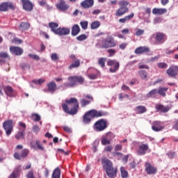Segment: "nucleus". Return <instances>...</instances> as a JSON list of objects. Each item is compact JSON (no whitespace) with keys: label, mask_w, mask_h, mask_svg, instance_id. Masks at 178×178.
Listing matches in <instances>:
<instances>
[{"label":"nucleus","mask_w":178,"mask_h":178,"mask_svg":"<svg viewBox=\"0 0 178 178\" xmlns=\"http://www.w3.org/2000/svg\"><path fill=\"white\" fill-rule=\"evenodd\" d=\"M168 158L170 159H173L175 158V156L176 155V153L175 152H170L167 154Z\"/></svg>","instance_id":"58"},{"label":"nucleus","mask_w":178,"mask_h":178,"mask_svg":"<svg viewBox=\"0 0 178 178\" xmlns=\"http://www.w3.org/2000/svg\"><path fill=\"white\" fill-rule=\"evenodd\" d=\"M149 52V48L147 47H139L135 49V54L136 55H141V54H145Z\"/></svg>","instance_id":"22"},{"label":"nucleus","mask_w":178,"mask_h":178,"mask_svg":"<svg viewBox=\"0 0 178 178\" xmlns=\"http://www.w3.org/2000/svg\"><path fill=\"white\" fill-rule=\"evenodd\" d=\"M94 6V0H85L81 3V6L84 9H88V8H92Z\"/></svg>","instance_id":"21"},{"label":"nucleus","mask_w":178,"mask_h":178,"mask_svg":"<svg viewBox=\"0 0 178 178\" xmlns=\"http://www.w3.org/2000/svg\"><path fill=\"white\" fill-rule=\"evenodd\" d=\"M67 80H71V81L74 83V86H77V83L79 84H83L84 83V78L81 76H70L67 78Z\"/></svg>","instance_id":"16"},{"label":"nucleus","mask_w":178,"mask_h":178,"mask_svg":"<svg viewBox=\"0 0 178 178\" xmlns=\"http://www.w3.org/2000/svg\"><path fill=\"white\" fill-rule=\"evenodd\" d=\"M159 69H166L168 67V63H157Z\"/></svg>","instance_id":"47"},{"label":"nucleus","mask_w":178,"mask_h":178,"mask_svg":"<svg viewBox=\"0 0 178 178\" xmlns=\"http://www.w3.org/2000/svg\"><path fill=\"white\" fill-rule=\"evenodd\" d=\"M19 172H20V168H16L8 178H17V173H19Z\"/></svg>","instance_id":"41"},{"label":"nucleus","mask_w":178,"mask_h":178,"mask_svg":"<svg viewBox=\"0 0 178 178\" xmlns=\"http://www.w3.org/2000/svg\"><path fill=\"white\" fill-rule=\"evenodd\" d=\"M51 58L52 60H59V57L56 53L51 54Z\"/></svg>","instance_id":"56"},{"label":"nucleus","mask_w":178,"mask_h":178,"mask_svg":"<svg viewBox=\"0 0 178 178\" xmlns=\"http://www.w3.org/2000/svg\"><path fill=\"white\" fill-rule=\"evenodd\" d=\"M19 29L22 31L29 30L30 29V24L28 22H21Z\"/></svg>","instance_id":"35"},{"label":"nucleus","mask_w":178,"mask_h":178,"mask_svg":"<svg viewBox=\"0 0 178 178\" xmlns=\"http://www.w3.org/2000/svg\"><path fill=\"white\" fill-rule=\"evenodd\" d=\"M10 52L13 54V55H15V56H20V55H23V49H22L21 47H16V46H11L10 47Z\"/></svg>","instance_id":"15"},{"label":"nucleus","mask_w":178,"mask_h":178,"mask_svg":"<svg viewBox=\"0 0 178 178\" xmlns=\"http://www.w3.org/2000/svg\"><path fill=\"white\" fill-rule=\"evenodd\" d=\"M33 131L34 133H38L40 131V127H38V125H34L33 127Z\"/></svg>","instance_id":"60"},{"label":"nucleus","mask_w":178,"mask_h":178,"mask_svg":"<svg viewBox=\"0 0 178 178\" xmlns=\"http://www.w3.org/2000/svg\"><path fill=\"white\" fill-rule=\"evenodd\" d=\"M135 112L137 115H143V113L147 112V107L145 106H138L135 108Z\"/></svg>","instance_id":"27"},{"label":"nucleus","mask_w":178,"mask_h":178,"mask_svg":"<svg viewBox=\"0 0 178 178\" xmlns=\"http://www.w3.org/2000/svg\"><path fill=\"white\" fill-rule=\"evenodd\" d=\"M9 9L15 10V8L13 3L8 1H4L0 3V12H8Z\"/></svg>","instance_id":"10"},{"label":"nucleus","mask_w":178,"mask_h":178,"mask_svg":"<svg viewBox=\"0 0 178 178\" xmlns=\"http://www.w3.org/2000/svg\"><path fill=\"white\" fill-rule=\"evenodd\" d=\"M101 143L102 145H106L107 144H111V140L104 137L102 138Z\"/></svg>","instance_id":"50"},{"label":"nucleus","mask_w":178,"mask_h":178,"mask_svg":"<svg viewBox=\"0 0 178 178\" xmlns=\"http://www.w3.org/2000/svg\"><path fill=\"white\" fill-rule=\"evenodd\" d=\"M56 8L57 9L65 12V10H67V9H69V6L66 5V2H65V1L61 0L59 3L56 5Z\"/></svg>","instance_id":"24"},{"label":"nucleus","mask_w":178,"mask_h":178,"mask_svg":"<svg viewBox=\"0 0 178 178\" xmlns=\"http://www.w3.org/2000/svg\"><path fill=\"white\" fill-rule=\"evenodd\" d=\"M12 42H14L15 44H22L23 42V40L15 38L12 40Z\"/></svg>","instance_id":"59"},{"label":"nucleus","mask_w":178,"mask_h":178,"mask_svg":"<svg viewBox=\"0 0 178 178\" xmlns=\"http://www.w3.org/2000/svg\"><path fill=\"white\" fill-rule=\"evenodd\" d=\"M123 146L122 145H116L114 147V151H122Z\"/></svg>","instance_id":"61"},{"label":"nucleus","mask_w":178,"mask_h":178,"mask_svg":"<svg viewBox=\"0 0 178 178\" xmlns=\"http://www.w3.org/2000/svg\"><path fill=\"white\" fill-rule=\"evenodd\" d=\"M118 5L120 8H128L127 6L130 5V3L126 0H122L119 1Z\"/></svg>","instance_id":"36"},{"label":"nucleus","mask_w":178,"mask_h":178,"mask_svg":"<svg viewBox=\"0 0 178 178\" xmlns=\"http://www.w3.org/2000/svg\"><path fill=\"white\" fill-rule=\"evenodd\" d=\"M155 109L156 112H161L162 113H166V112H169L170 108L168 106H165L163 104H156Z\"/></svg>","instance_id":"19"},{"label":"nucleus","mask_w":178,"mask_h":178,"mask_svg":"<svg viewBox=\"0 0 178 178\" xmlns=\"http://www.w3.org/2000/svg\"><path fill=\"white\" fill-rule=\"evenodd\" d=\"M29 152H30V151H29V149H24L21 152V157L22 158H27V155H29Z\"/></svg>","instance_id":"43"},{"label":"nucleus","mask_w":178,"mask_h":178,"mask_svg":"<svg viewBox=\"0 0 178 178\" xmlns=\"http://www.w3.org/2000/svg\"><path fill=\"white\" fill-rule=\"evenodd\" d=\"M107 52L109 54L108 56L111 58L112 56H113V55H115L116 54V50H115L114 49H109Z\"/></svg>","instance_id":"51"},{"label":"nucleus","mask_w":178,"mask_h":178,"mask_svg":"<svg viewBox=\"0 0 178 178\" xmlns=\"http://www.w3.org/2000/svg\"><path fill=\"white\" fill-rule=\"evenodd\" d=\"M172 129L178 131V119L175 120L172 125Z\"/></svg>","instance_id":"53"},{"label":"nucleus","mask_w":178,"mask_h":178,"mask_svg":"<svg viewBox=\"0 0 178 178\" xmlns=\"http://www.w3.org/2000/svg\"><path fill=\"white\" fill-rule=\"evenodd\" d=\"M51 178H60V169L59 168H56L53 171Z\"/></svg>","instance_id":"33"},{"label":"nucleus","mask_w":178,"mask_h":178,"mask_svg":"<svg viewBox=\"0 0 178 178\" xmlns=\"http://www.w3.org/2000/svg\"><path fill=\"white\" fill-rule=\"evenodd\" d=\"M129 12V8H122L120 7L115 12V16L118 17H120V16H123L124 15H126Z\"/></svg>","instance_id":"20"},{"label":"nucleus","mask_w":178,"mask_h":178,"mask_svg":"<svg viewBox=\"0 0 178 178\" xmlns=\"http://www.w3.org/2000/svg\"><path fill=\"white\" fill-rule=\"evenodd\" d=\"M3 127L6 131V136L12 134L13 131V121L12 120H8L3 123Z\"/></svg>","instance_id":"7"},{"label":"nucleus","mask_w":178,"mask_h":178,"mask_svg":"<svg viewBox=\"0 0 178 178\" xmlns=\"http://www.w3.org/2000/svg\"><path fill=\"white\" fill-rule=\"evenodd\" d=\"M31 118L34 122H40L41 120V117L38 114H32Z\"/></svg>","instance_id":"45"},{"label":"nucleus","mask_w":178,"mask_h":178,"mask_svg":"<svg viewBox=\"0 0 178 178\" xmlns=\"http://www.w3.org/2000/svg\"><path fill=\"white\" fill-rule=\"evenodd\" d=\"M133 17H134V13H132L129 15L125 16L124 18H120L118 22L119 23H126V22H130V20H131V19H133Z\"/></svg>","instance_id":"29"},{"label":"nucleus","mask_w":178,"mask_h":178,"mask_svg":"<svg viewBox=\"0 0 178 178\" xmlns=\"http://www.w3.org/2000/svg\"><path fill=\"white\" fill-rule=\"evenodd\" d=\"M65 103L61 104L63 110L68 115H76L79 112V101L75 97L65 99Z\"/></svg>","instance_id":"1"},{"label":"nucleus","mask_w":178,"mask_h":178,"mask_svg":"<svg viewBox=\"0 0 178 178\" xmlns=\"http://www.w3.org/2000/svg\"><path fill=\"white\" fill-rule=\"evenodd\" d=\"M168 88H159V90H157V93L161 95V97H166V91H168Z\"/></svg>","instance_id":"34"},{"label":"nucleus","mask_w":178,"mask_h":178,"mask_svg":"<svg viewBox=\"0 0 178 178\" xmlns=\"http://www.w3.org/2000/svg\"><path fill=\"white\" fill-rule=\"evenodd\" d=\"M88 37L86 34H81L76 37L77 41H84V40H87Z\"/></svg>","instance_id":"48"},{"label":"nucleus","mask_w":178,"mask_h":178,"mask_svg":"<svg viewBox=\"0 0 178 178\" xmlns=\"http://www.w3.org/2000/svg\"><path fill=\"white\" fill-rule=\"evenodd\" d=\"M99 26H101V22H99V21H95V22H92V24L90 25V29L92 30H95L96 29H98V27H99Z\"/></svg>","instance_id":"38"},{"label":"nucleus","mask_w":178,"mask_h":178,"mask_svg":"<svg viewBox=\"0 0 178 178\" xmlns=\"http://www.w3.org/2000/svg\"><path fill=\"white\" fill-rule=\"evenodd\" d=\"M102 165L105 170L107 176L111 178L116 177L118 175V168L113 167V163L108 158H104L102 159Z\"/></svg>","instance_id":"3"},{"label":"nucleus","mask_w":178,"mask_h":178,"mask_svg":"<svg viewBox=\"0 0 178 178\" xmlns=\"http://www.w3.org/2000/svg\"><path fill=\"white\" fill-rule=\"evenodd\" d=\"M19 129L21 131H26V126L25 123H24L22 122H19Z\"/></svg>","instance_id":"46"},{"label":"nucleus","mask_w":178,"mask_h":178,"mask_svg":"<svg viewBox=\"0 0 178 178\" xmlns=\"http://www.w3.org/2000/svg\"><path fill=\"white\" fill-rule=\"evenodd\" d=\"M138 69H147V70H149V66L143 64V65H140L138 67Z\"/></svg>","instance_id":"64"},{"label":"nucleus","mask_w":178,"mask_h":178,"mask_svg":"<svg viewBox=\"0 0 178 178\" xmlns=\"http://www.w3.org/2000/svg\"><path fill=\"white\" fill-rule=\"evenodd\" d=\"M149 150V146H148V144H141L138 147L137 154L140 156L145 155Z\"/></svg>","instance_id":"14"},{"label":"nucleus","mask_w":178,"mask_h":178,"mask_svg":"<svg viewBox=\"0 0 178 178\" xmlns=\"http://www.w3.org/2000/svg\"><path fill=\"white\" fill-rule=\"evenodd\" d=\"M47 88L49 92L54 94L56 91V83L54 81H51L47 83Z\"/></svg>","instance_id":"25"},{"label":"nucleus","mask_w":178,"mask_h":178,"mask_svg":"<svg viewBox=\"0 0 178 178\" xmlns=\"http://www.w3.org/2000/svg\"><path fill=\"white\" fill-rule=\"evenodd\" d=\"M80 31H81V29H80L79 24H74L72 26L71 34L73 37H76V35H78L80 33Z\"/></svg>","instance_id":"23"},{"label":"nucleus","mask_w":178,"mask_h":178,"mask_svg":"<svg viewBox=\"0 0 178 178\" xmlns=\"http://www.w3.org/2000/svg\"><path fill=\"white\" fill-rule=\"evenodd\" d=\"M166 74L172 79H176L178 74V65H172L166 70Z\"/></svg>","instance_id":"11"},{"label":"nucleus","mask_w":178,"mask_h":178,"mask_svg":"<svg viewBox=\"0 0 178 178\" xmlns=\"http://www.w3.org/2000/svg\"><path fill=\"white\" fill-rule=\"evenodd\" d=\"M118 44L115 39L112 37H109L106 38L101 44L102 48H104L105 49H108V48H115Z\"/></svg>","instance_id":"5"},{"label":"nucleus","mask_w":178,"mask_h":178,"mask_svg":"<svg viewBox=\"0 0 178 178\" xmlns=\"http://www.w3.org/2000/svg\"><path fill=\"white\" fill-rule=\"evenodd\" d=\"M80 102H81V106L82 108H84V106H87V105H90V104L91 103L90 100H86V99H81L80 100Z\"/></svg>","instance_id":"40"},{"label":"nucleus","mask_w":178,"mask_h":178,"mask_svg":"<svg viewBox=\"0 0 178 178\" xmlns=\"http://www.w3.org/2000/svg\"><path fill=\"white\" fill-rule=\"evenodd\" d=\"M106 62V58H99L98 60V65L102 68L104 69V67H105V63Z\"/></svg>","instance_id":"37"},{"label":"nucleus","mask_w":178,"mask_h":178,"mask_svg":"<svg viewBox=\"0 0 178 178\" xmlns=\"http://www.w3.org/2000/svg\"><path fill=\"white\" fill-rule=\"evenodd\" d=\"M26 135V131H19L17 134L15 135L16 140H20V138H24V136Z\"/></svg>","instance_id":"39"},{"label":"nucleus","mask_w":178,"mask_h":178,"mask_svg":"<svg viewBox=\"0 0 178 178\" xmlns=\"http://www.w3.org/2000/svg\"><path fill=\"white\" fill-rule=\"evenodd\" d=\"M49 27L51 29L52 33L56 34V33L58 32V29H59V24L56 22H50L49 23Z\"/></svg>","instance_id":"28"},{"label":"nucleus","mask_w":178,"mask_h":178,"mask_svg":"<svg viewBox=\"0 0 178 178\" xmlns=\"http://www.w3.org/2000/svg\"><path fill=\"white\" fill-rule=\"evenodd\" d=\"M0 58H3V59H7V58H9V54L7 52L1 51Z\"/></svg>","instance_id":"52"},{"label":"nucleus","mask_w":178,"mask_h":178,"mask_svg":"<svg viewBox=\"0 0 178 178\" xmlns=\"http://www.w3.org/2000/svg\"><path fill=\"white\" fill-rule=\"evenodd\" d=\"M3 90L7 97H9L10 98H15V97H16V90H13V88H12V86H3Z\"/></svg>","instance_id":"12"},{"label":"nucleus","mask_w":178,"mask_h":178,"mask_svg":"<svg viewBox=\"0 0 178 178\" xmlns=\"http://www.w3.org/2000/svg\"><path fill=\"white\" fill-rule=\"evenodd\" d=\"M163 129H165V124L163 122L156 120L152 123V130L153 131H162Z\"/></svg>","instance_id":"9"},{"label":"nucleus","mask_w":178,"mask_h":178,"mask_svg":"<svg viewBox=\"0 0 178 178\" xmlns=\"http://www.w3.org/2000/svg\"><path fill=\"white\" fill-rule=\"evenodd\" d=\"M80 67V60L76 59L72 64L68 67V69L70 70H72V69L77 68Z\"/></svg>","instance_id":"31"},{"label":"nucleus","mask_w":178,"mask_h":178,"mask_svg":"<svg viewBox=\"0 0 178 178\" xmlns=\"http://www.w3.org/2000/svg\"><path fill=\"white\" fill-rule=\"evenodd\" d=\"M158 93V89H153L150 92H149L146 97L147 98H155V96Z\"/></svg>","instance_id":"32"},{"label":"nucleus","mask_w":178,"mask_h":178,"mask_svg":"<svg viewBox=\"0 0 178 178\" xmlns=\"http://www.w3.org/2000/svg\"><path fill=\"white\" fill-rule=\"evenodd\" d=\"M29 58H31L32 59H34L35 60H40V56H38V55L29 54Z\"/></svg>","instance_id":"54"},{"label":"nucleus","mask_w":178,"mask_h":178,"mask_svg":"<svg viewBox=\"0 0 178 178\" xmlns=\"http://www.w3.org/2000/svg\"><path fill=\"white\" fill-rule=\"evenodd\" d=\"M22 3V8L26 12H31L34 8V4H33L30 0H21Z\"/></svg>","instance_id":"13"},{"label":"nucleus","mask_w":178,"mask_h":178,"mask_svg":"<svg viewBox=\"0 0 178 178\" xmlns=\"http://www.w3.org/2000/svg\"><path fill=\"white\" fill-rule=\"evenodd\" d=\"M93 129L95 131H104L108 129V121L105 119L97 120L93 125Z\"/></svg>","instance_id":"4"},{"label":"nucleus","mask_w":178,"mask_h":178,"mask_svg":"<svg viewBox=\"0 0 178 178\" xmlns=\"http://www.w3.org/2000/svg\"><path fill=\"white\" fill-rule=\"evenodd\" d=\"M107 66H111L109 69L111 73H116L119 70L120 65L119 64V62L115 60H108L107 61Z\"/></svg>","instance_id":"8"},{"label":"nucleus","mask_w":178,"mask_h":178,"mask_svg":"<svg viewBox=\"0 0 178 178\" xmlns=\"http://www.w3.org/2000/svg\"><path fill=\"white\" fill-rule=\"evenodd\" d=\"M56 35H69L70 34V29L69 28H58L57 30V33H56Z\"/></svg>","instance_id":"18"},{"label":"nucleus","mask_w":178,"mask_h":178,"mask_svg":"<svg viewBox=\"0 0 178 178\" xmlns=\"http://www.w3.org/2000/svg\"><path fill=\"white\" fill-rule=\"evenodd\" d=\"M58 152H60L63 155H69L70 152H65L63 149H57Z\"/></svg>","instance_id":"62"},{"label":"nucleus","mask_w":178,"mask_h":178,"mask_svg":"<svg viewBox=\"0 0 178 178\" xmlns=\"http://www.w3.org/2000/svg\"><path fill=\"white\" fill-rule=\"evenodd\" d=\"M107 115L108 113L106 112L92 109L83 115L82 122L84 124H90L95 118H102V116H106Z\"/></svg>","instance_id":"2"},{"label":"nucleus","mask_w":178,"mask_h":178,"mask_svg":"<svg viewBox=\"0 0 178 178\" xmlns=\"http://www.w3.org/2000/svg\"><path fill=\"white\" fill-rule=\"evenodd\" d=\"M143 34H144V30L143 29H138L136 32V35H138V36L143 35Z\"/></svg>","instance_id":"63"},{"label":"nucleus","mask_w":178,"mask_h":178,"mask_svg":"<svg viewBox=\"0 0 178 178\" xmlns=\"http://www.w3.org/2000/svg\"><path fill=\"white\" fill-rule=\"evenodd\" d=\"M38 149H40V151H44V147H42V145H41V142L40 140H36L35 143Z\"/></svg>","instance_id":"57"},{"label":"nucleus","mask_w":178,"mask_h":178,"mask_svg":"<svg viewBox=\"0 0 178 178\" xmlns=\"http://www.w3.org/2000/svg\"><path fill=\"white\" fill-rule=\"evenodd\" d=\"M141 80H148V72L144 70H139L138 72Z\"/></svg>","instance_id":"30"},{"label":"nucleus","mask_w":178,"mask_h":178,"mask_svg":"<svg viewBox=\"0 0 178 178\" xmlns=\"http://www.w3.org/2000/svg\"><path fill=\"white\" fill-rule=\"evenodd\" d=\"M145 168L147 175H155L158 170L156 168L154 167L149 163H146L145 165Z\"/></svg>","instance_id":"17"},{"label":"nucleus","mask_w":178,"mask_h":178,"mask_svg":"<svg viewBox=\"0 0 178 178\" xmlns=\"http://www.w3.org/2000/svg\"><path fill=\"white\" fill-rule=\"evenodd\" d=\"M70 83H64V87L66 88H71L72 87H75L76 86L74 85V83L72 82V80H68Z\"/></svg>","instance_id":"44"},{"label":"nucleus","mask_w":178,"mask_h":178,"mask_svg":"<svg viewBox=\"0 0 178 178\" xmlns=\"http://www.w3.org/2000/svg\"><path fill=\"white\" fill-rule=\"evenodd\" d=\"M80 26L82 27L83 30H87V29H88V22L82 21L80 22Z\"/></svg>","instance_id":"42"},{"label":"nucleus","mask_w":178,"mask_h":178,"mask_svg":"<svg viewBox=\"0 0 178 178\" xmlns=\"http://www.w3.org/2000/svg\"><path fill=\"white\" fill-rule=\"evenodd\" d=\"M158 44H163L168 40V36L163 32H156L152 35Z\"/></svg>","instance_id":"6"},{"label":"nucleus","mask_w":178,"mask_h":178,"mask_svg":"<svg viewBox=\"0 0 178 178\" xmlns=\"http://www.w3.org/2000/svg\"><path fill=\"white\" fill-rule=\"evenodd\" d=\"M26 178H35L34 176V171L30 170L27 174H26Z\"/></svg>","instance_id":"55"},{"label":"nucleus","mask_w":178,"mask_h":178,"mask_svg":"<svg viewBox=\"0 0 178 178\" xmlns=\"http://www.w3.org/2000/svg\"><path fill=\"white\" fill-rule=\"evenodd\" d=\"M121 176L122 178H127V176H129V173L124 168H121Z\"/></svg>","instance_id":"49"},{"label":"nucleus","mask_w":178,"mask_h":178,"mask_svg":"<svg viewBox=\"0 0 178 178\" xmlns=\"http://www.w3.org/2000/svg\"><path fill=\"white\" fill-rule=\"evenodd\" d=\"M168 12V10L166 8H154L152 10L153 15H165Z\"/></svg>","instance_id":"26"}]
</instances>
